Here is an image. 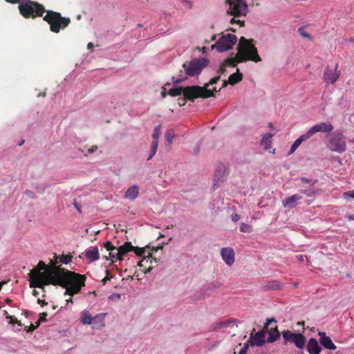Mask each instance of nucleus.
I'll return each mask as SVG.
<instances>
[{"instance_id": "9", "label": "nucleus", "mask_w": 354, "mask_h": 354, "mask_svg": "<svg viewBox=\"0 0 354 354\" xmlns=\"http://www.w3.org/2000/svg\"><path fill=\"white\" fill-rule=\"evenodd\" d=\"M236 41L237 38L235 35L226 34L218 39L213 48H215L218 52H224L232 48Z\"/></svg>"}, {"instance_id": "8", "label": "nucleus", "mask_w": 354, "mask_h": 354, "mask_svg": "<svg viewBox=\"0 0 354 354\" xmlns=\"http://www.w3.org/2000/svg\"><path fill=\"white\" fill-rule=\"evenodd\" d=\"M228 4L227 12L234 17L245 16L248 12V6L245 0H226Z\"/></svg>"}, {"instance_id": "1", "label": "nucleus", "mask_w": 354, "mask_h": 354, "mask_svg": "<svg viewBox=\"0 0 354 354\" xmlns=\"http://www.w3.org/2000/svg\"><path fill=\"white\" fill-rule=\"evenodd\" d=\"M56 261L50 268L44 271L41 275L30 272V287L44 289L46 285L59 286L66 289L64 295L73 296L80 292L85 286V275L68 270L57 266Z\"/></svg>"}, {"instance_id": "36", "label": "nucleus", "mask_w": 354, "mask_h": 354, "mask_svg": "<svg viewBox=\"0 0 354 354\" xmlns=\"http://www.w3.org/2000/svg\"><path fill=\"white\" fill-rule=\"evenodd\" d=\"M110 259L112 262H115L118 260H122V257L119 256V252L117 248L115 250H112L109 254Z\"/></svg>"}, {"instance_id": "29", "label": "nucleus", "mask_w": 354, "mask_h": 354, "mask_svg": "<svg viewBox=\"0 0 354 354\" xmlns=\"http://www.w3.org/2000/svg\"><path fill=\"white\" fill-rule=\"evenodd\" d=\"M272 136L271 133H266L262 138L261 145L266 150L271 147V138Z\"/></svg>"}, {"instance_id": "46", "label": "nucleus", "mask_w": 354, "mask_h": 354, "mask_svg": "<svg viewBox=\"0 0 354 354\" xmlns=\"http://www.w3.org/2000/svg\"><path fill=\"white\" fill-rule=\"evenodd\" d=\"M39 326H37V324L36 325H33L32 324H30L28 327H26L25 330L26 332L30 333L34 331Z\"/></svg>"}, {"instance_id": "13", "label": "nucleus", "mask_w": 354, "mask_h": 354, "mask_svg": "<svg viewBox=\"0 0 354 354\" xmlns=\"http://www.w3.org/2000/svg\"><path fill=\"white\" fill-rule=\"evenodd\" d=\"M227 174L226 167L221 163L218 165L213 179V187L214 189L219 187V183L221 182H223L225 180Z\"/></svg>"}, {"instance_id": "33", "label": "nucleus", "mask_w": 354, "mask_h": 354, "mask_svg": "<svg viewBox=\"0 0 354 354\" xmlns=\"http://www.w3.org/2000/svg\"><path fill=\"white\" fill-rule=\"evenodd\" d=\"M183 93V87L180 86L178 88H173L169 90L168 95H169L171 97H176L181 95Z\"/></svg>"}, {"instance_id": "48", "label": "nucleus", "mask_w": 354, "mask_h": 354, "mask_svg": "<svg viewBox=\"0 0 354 354\" xmlns=\"http://www.w3.org/2000/svg\"><path fill=\"white\" fill-rule=\"evenodd\" d=\"M187 101H188V100L185 99V97L184 95L183 97L178 98V104L180 106H184L186 104Z\"/></svg>"}, {"instance_id": "50", "label": "nucleus", "mask_w": 354, "mask_h": 354, "mask_svg": "<svg viewBox=\"0 0 354 354\" xmlns=\"http://www.w3.org/2000/svg\"><path fill=\"white\" fill-rule=\"evenodd\" d=\"M231 218L232 221L236 222L240 219V216L236 213H234L231 215Z\"/></svg>"}, {"instance_id": "40", "label": "nucleus", "mask_w": 354, "mask_h": 354, "mask_svg": "<svg viewBox=\"0 0 354 354\" xmlns=\"http://www.w3.org/2000/svg\"><path fill=\"white\" fill-rule=\"evenodd\" d=\"M160 130H161L160 125H158L155 127L153 135H152V138H153L152 141H158V138L160 135Z\"/></svg>"}, {"instance_id": "52", "label": "nucleus", "mask_w": 354, "mask_h": 354, "mask_svg": "<svg viewBox=\"0 0 354 354\" xmlns=\"http://www.w3.org/2000/svg\"><path fill=\"white\" fill-rule=\"evenodd\" d=\"M276 322V320H275V319H274V318L268 319H267L266 323L265 324L264 329H265V328H268V325H269L271 322Z\"/></svg>"}, {"instance_id": "2", "label": "nucleus", "mask_w": 354, "mask_h": 354, "mask_svg": "<svg viewBox=\"0 0 354 354\" xmlns=\"http://www.w3.org/2000/svg\"><path fill=\"white\" fill-rule=\"evenodd\" d=\"M237 53L239 62H245L247 61L259 62L261 61L253 39H248L244 37H241L239 39Z\"/></svg>"}, {"instance_id": "20", "label": "nucleus", "mask_w": 354, "mask_h": 354, "mask_svg": "<svg viewBox=\"0 0 354 354\" xmlns=\"http://www.w3.org/2000/svg\"><path fill=\"white\" fill-rule=\"evenodd\" d=\"M321 347L318 342L315 338H310L307 344V351L310 354H319L321 352Z\"/></svg>"}, {"instance_id": "58", "label": "nucleus", "mask_w": 354, "mask_h": 354, "mask_svg": "<svg viewBox=\"0 0 354 354\" xmlns=\"http://www.w3.org/2000/svg\"><path fill=\"white\" fill-rule=\"evenodd\" d=\"M162 248H163L162 246H158L157 248H152L151 249L149 248V251L153 253L154 251L156 252V251H158V250H159V249L162 250Z\"/></svg>"}, {"instance_id": "59", "label": "nucleus", "mask_w": 354, "mask_h": 354, "mask_svg": "<svg viewBox=\"0 0 354 354\" xmlns=\"http://www.w3.org/2000/svg\"><path fill=\"white\" fill-rule=\"evenodd\" d=\"M345 217L348 221H354V214H346Z\"/></svg>"}, {"instance_id": "61", "label": "nucleus", "mask_w": 354, "mask_h": 354, "mask_svg": "<svg viewBox=\"0 0 354 354\" xmlns=\"http://www.w3.org/2000/svg\"><path fill=\"white\" fill-rule=\"evenodd\" d=\"M249 343H250L249 341L247 343H245L243 347L241 348V350H245V351L247 353L248 349L249 348Z\"/></svg>"}, {"instance_id": "24", "label": "nucleus", "mask_w": 354, "mask_h": 354, "mask_svg": "<svg viewBox=\"0 0 354 354\" xmlns=\"http://www.w3.org/2000/svg\"><path fill=\"white\" fill-rule=\"evenodd\" d=\"M133 249V246L132 245L131 242H126L123 245L117 248V250L119 252V256L123 258L126 254L130 251H132Z\"/></svg>"}, {"instance_id": "43", "label": "nucleus", "mask_w": 354, "mask_h": 354, "mask_svg": "<svg viewBox=\"0 0 354 354\" xmlns=\"http://www.w3.org/2000/svg\"><path fill=\"white\" fill-rule=\"evenodd\" d=\"M104 248L107 251L111 252L112 250H115L117 248L113 246L110 241H107L104 243Z\"/></svg>"}, {"instance_id": "6", "label": "nucleus", "mask_w": 354, "mask_h": 354, "mask_svg": "<svg viewBox=\"0 0 354 354\" xmlns=\"http://www.w3.org/2000/svg\"><path fill=\"white\" fill-rule=\"evenodd\" d=\"M326 146L331 151L342 153L346 150V138L342 132L336 131L328 136Z\"/></svg>"}, {"instance_id": "63", "label": "nucleus", "mask_w": 354, "mask_h": 354, "mask_svg": "<svg viewBox=\"0 0 354 354\" xmlns=\"http://www.w3.org/2000/svg\"><path fill=\"white\" fill-rule=\"evenodd\" d=\"M345 195L349 196L350 197H352L354 198V190L352 192H348L344 194Z\"/></svg>"}, {"instance_id": "39", "label": "nucleus", "mask_w": 354, "mask_h": 354, "mask_svg": "<svg viewBox=\"0 0 354 354\" xmlns=\"http://www.w3.org/2000/svg\"><path fill=\"white\" fill-rule=\"evenodd\" d=\"M55 257H56V259L59 258V261H60L63 263H65V264L68 263L72 260V258H73L72 256L70 254H67V255L62 254L61 257H57L55 255Z\"/></svg>"}, {"instance_id": "45", "label": "nucleus", "mask_w": 354, "mask_h": 354, "mask_svg": "<svg viewBox=\"0 0 354 354\" xmlns=\"http://www.w3.org/2000/svg\"><path fill=\"white\" fill-rule=\"evenodd\" d=\"M187 80V77H179L176 79L174 77H173V83L175 85L179 84L183 82L184 80Z\"/></svg>"}, {"instance_id": "55", "label": "nucleus", "mask_w": 354, "mask_h": 354, "mask_svg": "<svg viewBox=\"0 0 354 354\" xmlns=\"http://www.w3.org/2000/svg\"><path fill=\"white\" fill-rule=\"evenodd\" d=\"M305 257H306L304 256L303 254H298L296 256V259L301 262L304 261Z\"/></svg>"}, {"instance_id": "21", "label": "nucleus", "mask_w": 354, "mask_h": 354, "mask_svg": "<svg viewBox=\"0 0 354 354\" xmlns=\"http://www.w3.org/2000/svg\"><path fill=\"white\" fill-rule=\"evenodd\" d=\"M139 187L138 185H133L127 189L124 194V198L134 201L138 196Z\"/></svg>"}, {"instance_id": "34", "label": "nucleus", "mask_w": 354, "mask_h": 354, "mask_svg": "<svg viewBox=\"0 0 354 354\" xmlns=\"http://www.w3.org/2000/svg\"><path fill=\"white\" fill-rule=\"evenodd\" d=\"M158 147V141H152L151 146L150 155L147 158L148 160H151L154 156V155L156 154V153L157 151Z\"/></svg>"}, {"instance_id": "42", "label": "nucleus", "mask_w": 354, "mask_h": 354, "mask_svg": "<svg viewBox=\"0 0 354 354\" xmlns=\"http://www.w3.org/2000/svg\"><path fill=\"white\" fill-rule=\"evenodd\" d=\"M47 315H48V314L46 312H43L39 314V319L36 322V324H37V326H39L40 323L42 322H46V317H47Z\"/></svg>"}, {"instance_id": "32", "label": "nucleus", "mask_w": 354, "mask_h": 354, "mask_svg": "<svg viewBox=\"0 0 354 354\" xmlns=\"http://www.w3.org/2000/svg\"><path fill=\"white\" fill-rule=\"evenodd\" d=\"M223 63L225 64L226 66H229L235 67L238 63H240L239 61L238 60V53L236 54L235 57L227 58L224 61Z\"/></svg>"}, {"instance_id": "10", "label": "nucleus", "mask_w": 354, "mask_h": 354, "mask_svg": "<svg viewBox=\"0 0 354 354\" xmlns=\"http://www.w3.org/2000/svg\"><path fill=\"white\" fill-rule=\"evenodd\" d=\"M282 336L284 339V344L293 343L298 348H303L306 344L305 337L299 333H292L290 330H283Z\"/></svg>"}, {"instance_id": "35", "label": "nucleus", "mask_w": 354, "mask_h": 354, "mask_svg": "<svg viewBox=\"0 0 354 354\" xmlns=\"http://www.w3.org/2000/svg\"><path fill=\"white\" fill-rule=\"evenodd\" d=\"M158 147V141H152L151 146L150 155L147 158L148 160H151L154 156V155L156 154V153L157 151Z\"/></svg>"}, {"instance_id": "56", "label": "nucleus", "mask_w": 354, "mask_h": 354, "mask_svg": "<svg viewBox=\"0 0 354 354\" xmlns=\"http://www.w3.org/2000/svg\"><path fill=\"white\" fill-rule=\"evenodd\" d=\"M162 91H161V96L165 98L166 97L167 95H168V93L166 92V88L165 86L162 87Z\"/></svg>"}, {"instance_id": "3", "label": "nucleus", "mask_w": 354, "mask_h": 354, "mask_svg": "<svg viewBox=\"0 0 354 354\" xmlns=\"http://www.w3.org/2000/svg\"><path fill=\"white\" fill-rule=\"evenodd\" d=\"M18 9L20 15L25 19L41 17L46 11L44 5L32 0H22Z\"/></svg>"}, {"instance_id": "15", "label": "nucleus", "mask_w": 354, "mask_h": 354, "mask_svg": "<svg viewBox=\"0 0 354 354\" xmlns=\"http://www.w3.org/2000/svg\"><path fill=\"white\" fill-rule=\"evenodd\" d=\"M221 255L224 262L229 266L234 263V250L232 248H223L221 250Z\"/></svg>"}, {"instance_id": "5", "label": "nucleus", "mask_w": 354, "mask_h": 354, "mask_svg": "<svg viewBox=\"0 0 354 354\" xmlns=\"http://www.w3.org/2000/svg\"><path fill=\"white\" fill-rule=\"evenodd\" d=\"M221 89L217 90L214 87L213 90H210L199 86H190L183 87V94L188 101L194 102L195 99L199 97L205 99L213 97L214 96V91L219 92Z\"/></svg>"}, {"instance_id": "44", "label": "nucleus", "mask_w": 354, "mask_h": 354, "mask_svg": "<svg viewBox=\"0 0 354 354\" xmlns=\"http://www.w3.org/2000/svg\"><path fill=\"white\" fill-rule=\"evenodd\" d=\"M301 180L304 183H306L309 184L310 186H314V185L317 182L316 180L309 179V178H306L304 177L301 178Z\"/></svg>"}, {"instance_id": "7", "label": "nucleus", "mask_w": 354, "mask_h": 354, "mask_svg": "<svg viewBox=\"0 0 354 354\" xmlns=\"http://www.w3.org/2000/svg\"><path fill=\"white\" fill-rule=\"evenodd\" d=\"M209 64L208 59L202 57L200 59H194L189 62L184 63L183 68L188 76H196L199 75L202 70Z\"/></svg>"}, {"instance_id": "51", "label": "nucleus", "mask_w": 354, "mask_h": 354, "mask_svg": "<svg viewBox=\"0 0 354 354\" xmlns=\"http://www.w3.org/2000/svg\"><path fill=\"white\" fill-rule=\"evenodd\" d=\"M225 68H226L225 64L224 63H222L221 65L220 66L218 73H222V74L224 73L225 72Z\"/></svg>"}, {"instance_id": "54", "label": "nucleus", "mask_w": 354, "mask_h": 354, "mask_svg": "<svg viewBox=\"0 0 354 354\" xmlns=\"http://www.w3.org/2000/svg\"><path fill=\"white\" fill-rule=\"evenodd\" d=\"M106 273H107V274H109V271H108V270H106ZM111 277H109L108 275H106V277H105L102 280V282L103 283V284H105V283H106V282L107 281L111 280Z\"/></svg>"}, {"instance_id": "47", "label": "nucleus", "mask_w": 354, "mask_h": 354, "mask_svg": "<svg viewBox=\"0 0 354 354\" xmlns=\"http://www.w3.org/2000/svg\"><path fill=\"white\" fill-rule=\"evenodd\" d=\"M236 17H233L230 19V23L231 24H234V23H237L239 24H240L241 26H245V21H241L239 19H235Z\"/></svg>"}, {"instance_id": "23", "label": "nucleus", "mask_w": 354, "mask_h": 354, "mask_svg": "<svg viewBox=\"0 0 354 354\" xmlns=\"http://www.w3.org/2000/svg\"><path fill=\"white\" fill-rule=\"evenodd\" d=\"M85 257L91 261H97L100 259L99 250L97 247L87 250L85 252Z\"/></svg>"}, {"instance_id": "22", "label": "nucleus", "mask_w": 354, "mask_h": 354, "mask_svg": "<svg viewBox=\"0 0 354 354\" xmlns=\"http://www.w3.org/2000/svg\"><path fill=\"white\" fill-rule=\"evenodd\" d=\"M235 320L229 319L224 321H221L213 324L211 327L212 330H215L220 328L232 327L235 324Z\"/></svg>"}, {"instance_id": "41", "label": "nucleus", "mask_w": 354, "mask_h": 354, "mask_svg": "<svg viewBox=\"0 0 354 354\" xmlns=\"http://www.w3.org/2000/svg\"><path fill=\"white\" fill-rule=\"evenodd\" d=\"M220 80V75L216 76L213 78H212L208 83L205 84V85L203 87H205L206 89H208V87L210 85H213L214 84H216Z\"/></svg>"}, {"instance_id": "18", "label": "nucleus", "mask_w": 354, "mask_h": 354, "mask_svg": "<svg viewBox=\"0 0 354 354\" xmlns=\"http://www.w3.org/2000/svg\"><path fill=\"white\" fill-rule=\"evenodd\" d=\"M301 196L299 194H294L283 199L282 203L284 207L292 209L296 207L298 201L301 200Z\"/></svg>"}, {"instance_id": "31", "label": "nucleus", "mask_w": 354, "mask_h": 354, "mask_svg": "<svg viewBox=\"0 0 354 354\" xmlns=\"http://www.w3.org/2000/svg\"><path fill=\"white\" fill-rule=\"evenodd\" d=\"M300 192L307 197H313L317 193V189H315L313 186H310L309 189H302L300 190Z\"/></svg>"}, {"instance_id": "38", "label": "nucleus", "mask_w": 354, "mask_h": 354, "mask_svg": "<svg viewBox=\"0 0 354 354\" xmlns=\"http://www.w3.org/2000/svg\"><path fill=\"white\" fill-rule=\"evenodd\" d=\"M240 230L242 232L250 233L252 231V227L249 224L241 223L240 225Z\"/></svg>"}, {"instance_id": "62", "label": "nucleus", "mask_w": 354, "mask_h": 354, "mask_svg": "<svg viewBox=\"0 0 354 354\" xmlns=\"http://www.w3.org/2000/svg\"><path fill=\"white\" fill-rule=\"evenodd\" d=\"M97 149V146H93L91 148H90L88 149V153H92L94 151H95Z\"/></svg>"}, {"instance_id": "37", "label": "nucleus", "mask_w": 354, "mask_h": 354, "mask_svg": "<svg viewBox=\"0 0 354 354\" xmlns=\"http://www.w3.org/2000/svg\"><path fill=\"white\" fill-rule=\"evenodd\" d=\"M175 137V132L173 129H168L165 133V140L169 144H171Z\"/></svg>"}, {"instance_id": "57", "label": "nucleus", "mask_w": 354, "mask_h": 354, "mask_svg": "<svg viewBox=\"0 0 354 354\" xmlns=\"http://www.w3.org/2000/svg\"><path fill=\"white\" fill-rule=\"evenodd\" d=\"M5 1L10 3H21L22 0H5Z\"/></svg>"}, {"instance_id": "53", "label": "nucleus", "mask_w": 354, "mask_h": 354, "mask_svg": "<svg viewBox=\"0 0 354 354\" xmlns=\"http://www.w3.org/2000/svg\"><path fill=\"white\" fill-rule=\"evenodd\" d=\"M6 319H10V322H9V323H10V324H15V319L16 318H14V317H12V316H11V315H6Z\"/></svg>"}, {"instance_id": "49", "label": "nucleus", "mask_w": 354, "mask_h": 354, "mask_svg": "<svg viewBox=\"0 0 354 354\" xmlns=\"http://www.w3.org/2000/svg\"><path fill=\"white\" fill-rule=\"evenodd\" d=\"M25 194L29 198H35V193L32 191H31V190H26Z\"/></svg>"}, {"instance_id": "25", "label": "nucleus", "mask_w": 354, "mask_h": 354, "mask_svg": "<svg viewBox=\"0 0 354 354\" xmlns=\"http://www.w3.org/2000/svg\"><path fill=\"white\" fill-rule=\"evenodd\" d=\"M280 337V333L277 329V327L275 326L274 328H270L268 330V337L267 341L268 342H274Z\"/></svg>"}, {"instance_id": "26", "label": "nucleus", "mask_w": 354, "mask_h": 354, "mask_svg": "<svg viewBox=\"0 0 354 354\" xmlns=\"http://www.w3.org/2000/svg\"><path fill=\"white\" fill-rule=\"evenodd\" d=\"M309 138L307 136L306 133L301 135L298 139H297L294 143L292 145L289 153H293L301 144L302 142L308 140Z\"/></svg>"}, {"instance_id": "17", "label": "nucleus", "mask_w": 354, "mask_h": 354, "mask_svg": "<svg viewBox=\"0 0 354 354\" xmlns=\"http://www.w3.org/2000/svg\"><path fill=\"white\" fill-rule=\"evenodd\" d=\"M318 335L320 337L319 342L324 347L330 350L336 349V346L332 342L330 337L326 335V333L319 332Z\"/></svg>"}, {"instance_id": "14", "label": "nucleus", "mask_w": 354, "mask_h": 354, "mask_svg": "<svg viewBox=\"0 0 354 354\" xmlns=\"http://www.w3.org/2000/svg\"><path fill=\"white\" fill-rule=\"evenodd\" d=\"M340 75L338 71V64L335 65L334 71L329 69L328 66L326 67L324 73V79L327 84H334Z\"/></svg>"}, {"instance_id": "28", "label": "nucleus", "mask_w": 354, "mask_h": 354, "mask_svg": "<svg viewBox=\"0 0 354 354\" xmlns=\"http://www.w3.org/2000/svg\"><path fill=\"white\" fill-rule=\"evenodd\" d=\"M243 79V75L239 72L234 73L230 75L228 82L231 85H234L241 82Z\"/></svg>"}, {"instance_id": "11", "label": "nucleus", "mask_w": 354, "mask_h": 354, "mask_svg": "<svg viewBox=\"0 0 354 354\" xmlns=\"http://www.w3.org/2000/svg\"><path fill=\"white\" fill-rule=\"evenodd\" d=\"M333 130V124L329 122H319L310 127L306 133L309 139L315 133H330Z\"/></svg>"}, {"instance_id": "27", "label": "nucleus", "mask_w": 354, "mask_h": 354, "mask_svg": "<svg viewBox=\"0 0 354 354\" xmlns=\"http://www.w3.org/2000/svg\"><path fill=\"white\" fill-rule=\"evenodd\" d=\"M50 268H47V266L46 265V263L42 261H40L39 263H38V265L37 267L34 268L31 271V274H36V275H41V274H42V272H41V270H44V271L47 270L48 269H49Z\"/></svg>"}, {"instance_id": "4", "label": "nucleus", "mask_w": 354, "mask_h": 354, "mask_svg": "<svg viewBox=\"0 0 354 354\" xmlns=\"http://www.w3.org/2000/svg\"><path fill=\"white\" fill-rule=\"evenodd\" d=\"M46 15L43 17L44 21L50 26V30L55 33H58L62 29L66 28L71 23V19L62 17L59 12L47 10Z\"/></svg>"}, {"instance_id": "16", "label": "nucleus", "mask_w": 354, "mask_h": 354, "mask_svg": "<svg viewBox=\"0 0 354 354\" xmlns=\"http://www.w3.org/2000/svg\"><path fill=\"white\" fill-rule=\"evenodd\" d=\"M153 261L156 262V259H153L152 257V252L150 251L147 252V256H145L141 261L138 263V266L140 268H143L145 272H149L152 270L151 264Z\"/></svg>"}, {"instance_id": "12", "label": "nucleus", "mask_w": 354, "mask_h": 354, "mask_svg": "<svg viewBox=\"0 0 354 354\" xmlns=\"http://www.w3.org/2000/svg\"><path fill=\"white\" fill-rule=\"evenodd\" d=\"M105 314H98L92 317L87 310H84L82 313L81 322L84 324H91V323H96L97 321L100 322V327L104 326V318Z\"/></svg>"}, {"instance_id": "19", "label": "nucleus", "mask_w": 354, "mask_h": 354, "mask_svg": "<svg viewBox=\"0 0 354 354\" xmlns=\"http://www.w3.org/2000/svg\"><path fill=\"white\" fill-rule=\"evenodd\" d=\"M251 345L258 346H262L265 343V333L263 331H259L254 335H251L249 339Z\"/></svg>"}, {"instance_id": "64", "label": "nucleus", "mask_w": 354, "mask_h": 354, "mask_svg": "<svg viewBox=\"0 0 354 354\" xmlns=\"http://www.w3.org/2000/svg\"><path fill=\"white\" fill-rule=\"evenodd\" d=\"M74 206L75 207V208L77 209V210L79 212H81L80 206L78 205V203H77V202H75V203H74Z\"/></svg>"}, {"instance_id": "60", "label": "nucleus", "mask_w": 354, "mask_h": 354, "mask_svg": "<svg viewBox=\"0 0 354 354\" xmlns=\"http://www.w3.org/2000/svg\"><path fill=\"white\" fill-rule=\"evenodd\" d=\"M37 303L40 304L41 306H44V305H47V302H46L44 300H41L40 299H37Z\"/></svg>"}, {"instance_id": "30", "label": "nucleus", "mask_w": 354, "mask_h": 354, "mask_svg": "<svg viewBox=\"0 0 354 354\" xmlns=\"http://www.w3.org/2000/svg\"><path fill=\"white\" fill-rule=\"evenodd\" d=\"M132 251H134L137 256L144 257L145 256H147V252L149 251V247L138 248L133 246Z\"/></svg>"}]
</instances>
